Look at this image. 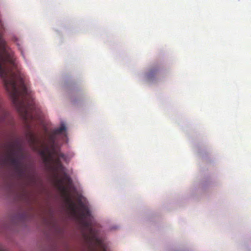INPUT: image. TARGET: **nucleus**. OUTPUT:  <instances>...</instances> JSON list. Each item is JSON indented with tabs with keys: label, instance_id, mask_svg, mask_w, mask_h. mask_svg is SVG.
<instances>
[{
	"label": "nucleus",
	"instance_id": "5",
	"mask_svg": "<svg viewBox=\"0 0 251 251\" xmlns=\"http://www.w3.org/2000/svg\"><path fill=\"white\" fill-rule=\"evenodd\" d=\"M78 209L80 211L79 217L81 219L84 220L90 216V212L88 207L79 199L77 200Z\"/></svg>",
	"mask_w": 251,
	"mask_h": 251
},
{
	"label": "nucleus",
	"instance_id": "9",
	"mask_svg": "<svg viewBox=\"0 0 251 251\" xmlns=\"http://www.w3.org/2000/svg\"><path fill=\"white\" fill-rule=\"evenodd\" d=\"M54 162L58 169H63V165L61 163V159H60L59 157L55 156V158L54 159Z\"/></svg>",
	"mask_w": 251,
	"mask_h": 251
},
{
	"label": "nucleus",
	"instance_id": "6",
	"mask_svg": "<svg viewBox=\"0 0 251 251\" xmlns=\"http://www.w3.org/2000/svg\"><path fill=\"white\" fill-rule=\"evenodd\" d=\"M85 225L86 227H87L90 232V235L89 237L90 241L91 242H94L96 245L98 246H101L102 245L101 241L100 239H99L97 236L94 233L93 228L89 225V224L88 222H85Z\"/></svg>",
	"mask_w": 251,
	"mask_h": 251
},
{
	"label": "nucleus",
	"instance_id": "3",
	"mask_svg": "<svg viewBox=\"0 0 251 251\" xmlns=\"http://www.w3.org/2000/svg\"><path fill=\"white\" fill-rule=\"evenodd\" d=\"M39 153L44 159L45 162H48L50 160L52 159L53 156L59 157L60 159L66 160L67 156L64 153L57 150L56 148L51 150L47 145H44V149L39 150Z\"/></svg>",
	"mask_w": 251,
	"mask_h": 251
},
{
	"label": "nucleus",
	"instance_id": "4",
	"mask_svg": "<svg viewBox=\"0 0 251 251\" xmlns=\"http://www.w3.org/2000/svg\"><path fill=\"white\" fill-rule=\"evenodd\" d=\"M28 142L34 150H37L38 149L39 145L41 144V141L36 137V136L32 132H29L26 135Z\"/></svg>",
	"mask_w": 251,
	"mask_h": 251
},
{
	"label": "nucleus",
	"instance_id": "10",
	"mask_svg": "<svg viewBox=\"0 0 251 251\" xmlns=\"http://www.w3.org/2000/svg\"><path fill=\"white\" fill-rule=\"evenodd\" d=\"M17 46L19 48V50H21V54L22 55L23 57L25 58V56L23 53V50L22 49V47L19 43H17Z\"/></svg>",
	"mask_w": 251,
	"mask_h": 251
},
{
	"label": "nucleus",
	"instance_id": "1",
	"mask_svg": "<svg viewBox=\"0 0 251 251\" xmlns=\"http://www.w3.org/2000/svg\"><path fill=\"white\" fill-rule=\"evenodd\" d=\"M5 154L0 156V161L3 165L8 164L12 166L14 171L20 177L25 175V170L21 159L24 158V154L21 146L17 141L9 142L4 144Z\"/></svg>",
	"mask_w": 251,
	"mask_h": 251
},
{
	"label": "nucleus",
	"instance_id": "12",
	"mask_svg": "<svg viewBox=\"0 0 251 251\" xmlns=\"http://www.w3.org/2000/svg\"><path fill=\"white\" fill-rule=\"evenodd\" d=\"M93 251H97L95 249H93Z\"/></svg>",
	"mask_w": 251,
	"mask_h": 251
},
{
	"label": "nucleus",
	"instance_id": "8",
	"mask_svg": "<svg viewBox=\"0 0 251 251\" xmlns=\"http://www.w3.org/2000/svg\"><path fill=\"white\" fill-rule=\"evenodd\" d=\"M66 131V127L65 126V125L64 123H62L59 127L53 129L52 131H53V133L57 135L61 134L63 132H65Z\"/></svg>",
	"mask_w": 251,
	"mask_h": 251
},
{
	"label": "nucleus",
	"instance_id": "11",
	"mask_svg": "<svg viewBox=\"0 0 251 251\" xmlns=\"http://www.w3.org/2000/svg\"><path fill=\"white\" fill-rule=\"evenodd\" d=\"M1 100H0V108H1Z\"/></svg>",
	"mask_w": 251,
	"mask_h": 251
},
{
	"label": "nucleus",
	"instance_id": "7",
	"mask_svg": "<svg viewBox=\"0 0 251 251\" xmlns=\"http://www.w3.org/2000/svg\"><path fill=\"white\" fill-rule=\"evenodd\" d=\"M56 135L55 134L53 131H51V134H50L49 136L48 140H49V145H48V146L49 147L50 149L51 150H52L56 148L55 147V141L56 140ZM44 145L48 146V145L43 144L42 145V146L43 147L42 149H44Z\"/></svg>",
	"mask_w": 251,
	"mask_h": 251
},
{
	"label": "nucleus",
	"instance_id": "2",
	"mask_svg": "<svg viewBox=\"0 0 251 251\" xmlns=\"http://www.w3.org/2000/svg\"><path fill=\"white\" fill-rule=\"evenodd\" d=\"M65 182L68 184H71L72 183V180L71 177L66 173L64 174L62 178L58 179L56 181V186L59 191L61 193L66 196L67 201L68 203L69 208L74 214L77 213V207L76 204L72 201L71 198L68 195V189L66 186L64 185V183Z\"/></svg>",
	"mask_w": 251,
	"mask_h": 251
}]
</instances>
